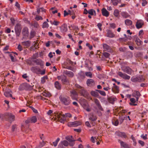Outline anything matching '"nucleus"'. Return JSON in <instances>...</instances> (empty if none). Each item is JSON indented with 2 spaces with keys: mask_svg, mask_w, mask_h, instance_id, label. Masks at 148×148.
I'll use <instances>...</instances> for the list:
<instances>
[{
  "mask_svg": "<svg viewBox=\"0 0 148 148\" xmlns=\"http://www.w3.org/2000/svg\"><path fill=\"white\" fill-rule=\"evenodd\" d=\"M80 103L83 108L86 110L87 111H90V109L88 108V105L86 101L84 99H81Z\"/></svg>",
  "mask_w": 148,
  "mask_h": 148,
  "instance_id": "f257e3e1",
  "label": "nucleus"
},
{
  "mask_svg": "<svg viewBox=\"0 0 148 148\" xmlns=\"http://www.w3.org/2000/svg\"><path fill=\"white\" fill-rule=\"evenodd\" d=\"M59 98L60 101L65 105H68L70 103V100L68 97L60 96Z\"/></svg>",
  "mask_w": 148,
  "mask_h": 148,
  "instance_id": "f03ea898",
  "label": "nucleus"
},
{
  "mask_svg": "<svg viewBox=\"0 0 148 148\" xmlns=\"http://www.w3.org/2000/svg\"><path fill=\"white\" fill-rule=\"evenodd\" d=\"M56 116H57L58 118L60 120V121L61 123H63L66 119L65 115L61 113H58L56 114Z\"/></svg>",
  "mask_w": 148,
  "mask_h": 148,
  "instance_id": "7ed1b4c3",
  "label": "nucleus"
},
{
  "mask_svg": "<svg viewBox=\"0 0 148 148\" xmlns=\"http://www.w3.org/2000/svg\"><path fill=\"white\" fill-rule=\"evenodd\" d=\"M31 87V86L28 84L24 83L20 86L19 89L20 90H28L30 89Z\"/></svg>",
  "mask_w": 148,
  "mask_h": 148,
  "instance_id": "20e7f679",
  "label": "nucleus"
},
{
  "mask_svg": "<svg viewBox=\"0 0 148 148\" xmlns=\"http://www.w3.org/2000/svg\"><path fill=\"white\" fill-rule=\"evenodd\" d=\"M37 121V118L36 116H34L28 119L25 122L26 123H34Z\"/></svg>",
  "mask_w": 148,
  "mask_h": 148,
  "instance_id": "39448f33",
  "label": "nucleus"
},
{
  "mask_svg": "<svg viewBox=\"0 0 148 148\" xmlns=\"http://www.w3.org/2000/svg\"><path fill=\"white\" fill-rule=\"evenodd\" d=\"M21 28L18 24H17L15 27V31L17 36L19 37L21 32Z\"/></svg>",
  "mask_w": 148,
  "mask_h": 148,
  "instance_id": "423d86ee",
  "label": "nucleus"
},
{
  "mask_svg": "<svg viewBox=\"0 0 148 148\" xmlns=\"http://www.w3.org/2000/svg\"><path fill=\"white\" fill-rule=\"evenodd\" d=\"M144 22L142 20H138L136 23V26L137 29L141 28L144 25Z\"/></svg>",
  "mask_w": 148,
  "mask_h": 148,
  "instance_id": "0eeeda50",
  "label": "nucleus"
},
{
  "mask_svg": "<svg viewBox=\"0 0 148 148\" xmlns=\"http://www.w3.org/2000/svg\"><path fill=\"white\" fill-rule=\"evenodd\" d=\"M138 100V99H137L136 98L132 97L130 99V102L129 103V104L131 106H136L137 105Z\"/></svg>",
  "mask_w": 148,
  "mask_h": 148,
  "instance_id": "6e6552de",
  "label": "nucleus"
},
{
  "mask_svg": "<svg viewBox=\"0 0 148 148\" xmlns=\"http://www.w3.org/2000/svg\"><path fill=\"white\" fill-rule=\"evenodd\" d=\"M66 139L69 142V145L71 146H73L75 144L74 141L75 140L72 139V136H67L66 137Z\"/></svg>",
  "mask_w": 148,
  "mask_h": 148,
  "instance_id": "1a4fd4ad",
  "label": "nucleus"
},
{
  "mask_svg": "<svg viewBox=\"0 0 148 148\" xmlns=\"http://www.w3.org/2000/svg\"><path fill=\"white\" fill-rule=\"evenodd\" d=\"M6 115L8 116L9 120L11 122L15 120V116L11 113H7Z\"/></svg>",
  "mask_w": 148,
  "mask_h": 148,
  "instance_id": "9d476101",
  "label": "nucleus"
},
{
  "mask_svg": "<svg viewBox=\"0 0 148 148\" xmlns=\"http://www.w3.org/2000/svg\"><path fill=\"white\" fill-rule=\"evenodd\" d=\"M31 71L33 73L37 74H39L40 72L41 71V69L37 66H33L31 69Z\"/></svg>",
  "mask_w": 148,
  "mask_h": 148,
  "instance_id": "9b49d317",
  "label": "nucleus"
},
{
  "mask_svg": "<svg viewBox=\"0 0 148 148\" xmlns=\"http://www.w3.org/2000/svg\"><path fill=\"white\" fill-rule=\"evenodd\" d=\"M118 75L121 77L125 79H129L130 78V76L125 73H123L121 72H119Z\"/></svg>",
  "mask_w": 148,
  "mask_h": 148,
  "instance_id": "f8f14e48",
  "label": "nucleus"
},
{
  "mask_svg": "<svg viewBox=\"0 0 148 148\" xmlns=\"http://www.w3.org/2000/svg\"><path fill=\"white\" fill-rule=\"evenodd\" d=\"M75 86L76 87L79 89L78 91L81 95H84L85 92V91L84 90V88L79 85L77 84H75Z\"/></svg>",
  "mask_w": 148,
  "mask_h": 148,
  "instance_id": "ddd939ff",
  "label": "nucleus"
},
{
  "mask_svg": "<svg viewBox=\"0 0 148 148\" xmlns=\"http://www.w3.org/2000/svg\"><path fill=\"white\" fill-rule=\"evenodd\" d=\"M140 92L137 91H134L132 93V96L133 97H134L137 99H138L139 98L140 96Z\"/></svg>",
  "mask_w": 148,
  "mask_h": 148,
  "instance_id": "4468645a",
  "label": "nucleus"
},
{
  "mask_svg": "<svg viewBox=\"0 0 148 148\" xmlns=\"http://www.w3.org/2000/svg\"><path fill=\"white\" fill-rule=\"evenodd\" d=\"M60 31L62 32H65L67 30V25L65 24H63L60 27Z\"/></svg>",
  "mask_w": 148,
  "mask_h": 148,
  "instance_id": "2eb2a0df",
  "label": "nucleus"
},
{
  "mask_svg": "<svg viewBox=\"0 0 148 148\" xmlns=\"http://www.w3.org/2000/svg\"><path fill=\"white\" fill-rule=\"evenodd\" d=\"M71 96L73 99L76 100L77 97V92L75 90H73L71 92Z\"/></svg>",
  "mask_w": 148,
  "mask_h": 148,
  "instance_id": "dca6fc26",
  "label": "nucleus"
},
{
  "mask_svg": "<svg viewBox=\"0 0 148 148\" xmlns=\"http://www.w3.org/2000/svg\"><path fill=\"white\" fill-rule=\"evenodd\" d=\"M122 70L125 72L129 74H131L132 73V70L129 67H126L122 69Z\"/></svg>",
  "mask_w": 148,
  "mask_h": 148,
  "instance_id": "f3484780",
  "label": "nucleus"
},
{
  "mask_svg": "<svg viewBox=\"0 0 148 148\" xmlns=\"http://www.w3.org/2000/svg\"><path fill=\"white\" fill-rule=\"evenodd\" d=\"M115 134L116 135L119 137L123 138H126V135L124 132H116Z\"/></svg>",
  "mask_w": 148,
  "mask_h": 148,
  "instance_id": "a211bd4d",
  "label": "nucleus"
},
{
  "mask_svg": "<svg viewBox=\"0 0 148 148\" xmlns=\"http://www.w3.org/2000/svg\"><path fill=\"white\" fill-rule=\"evenodd\" d=\"M101 12L102 15L106 17H108L109 15V12L104 8H103L101 10Z\"/></svg>",
  "mask_w": 148,
  "mask_h": 148,
  "instance_id": "6ab92c4d",
  "label": "nucleus"
},
{
  "mask_svg": "<svg viewBox=\"0 0 148 148\" xmlns=\"http://www.w3.org/2000/svg\"><path fill=\"white\" fill-rule=\"evenodd\" d=\"M94 101L95 103L97 105L98 108L101 110H103V109L101 106L99 100L97 99H94Z\"/></svg>",
  "mask_w": 148,
  "mask_h": 148,
  "instance_id": "aec40b11",
  "label": "nucleus"
},
{
  "mask_svg": "<svg viewBox=\"0 0 148 148\" xmlns=\"http://www.w3.org/2000/svg\"><path fill=\"white\" fill-rule=\"evenodd\" d=\"M31 43V42L29 40H27L22 42V45L26 48L29 47L30 46Z\"/></svg>",
  "mask_w": 148,
  "mask_h": 148,
  "instance_id": "412c9836",
  "label": "nucleus"
},
{
  "mask_svg": "<svg viewBox=\"0 0 148 148\" xmlns=\"http://www.w3.org/2000/svg\"><path fill=\"white\" fill-rule=\"evenodd\" d=\"M113 86L112 88V91L115 93H118L119 92V87L116 86L114 83L113 84Z\"/></svg>",
  "mask_w": 148,
  "mask_h": 148,
  "instance_id": "4be33fe9",
  "label": "nucleus"
},
{
  "mask_svg": "<svg viewBox=\"0 0 148 148\" xmlns=\"http://www.w3.org/2000/svg\"><path fill=\"white\" fill-rule=\"evenodd\" d=\"M64 73L70 77H72L74 76V73L73 72L66 70L64 71Z\"/></svg>",
  "mask_w": 148,
  "mask_h": 148,
  "instance_id": "5701e85b",
  "label": "nucleus"
},
{
  "mask_svg": "<svg viewBox=\"0 0 148 148\" xmlns=\"http://www.w3.org/2000/svg\"><path fill=\"white\" fill-rule=\"evenodd\" d=\"M119 142L120 143L122 147L124 148H129V145L126 143L119 140Z\"/></svg>",
  "mask_w": 148,
  "mask_h": 148,
  "instance_id": "b1692460",
  "label": "nucleus"
},
{
  "mask_svg": "<svg viewBox=\"0 0 148 148\" xmlns=\"http://www.w3.org/2000/svg\"><path fill=\"white\" fill-rule=\"evenodd\" d=\"M86 83L88 86H91L94 85L95 83L93 79H88Z\"/></svg>",
  "mask_w": 148,
  "mask_h": 148,
  "instance_id": "393cba45",
  "label": "nucleus"
},
{
  "mask_svg": "<svg viewBox=\"0 0 148 148\" xmlns=\"http://www.w3.org/2000/svg\"><path fill=\"white\" fill-rule=\"evenodd\" d=\"M135 42L137 45L139 46L141 45L143 43V42L137 37L136 38L135 40Z\"/></svg>",
  "mask_w": 148,
  "mask_h": 148,
  "instance_id": "a878e982",
  "label": "nucleus"
},
{
  "mask_svg": "<svg viewBox=\"0 0 148 148\" xmlns=\"http://www.w3.org/2000/svg\"><path fill=\"white\" fill-rule=\"evenodd\" d=\"M103 49L105 51H109L110 50V47L106 44H103Z\"/></svg>",
  "mask_w": 148,
  "mask_h": 148,
  "instance_id": "bb28decb",
  "label": "nucleus"
},
{
  "mask_svg": "<svg viewBox=\"0 0 148 148\" xmlns=\"http://www.w3.org/2000/svg\"><path fill=\"white\" fill-rule=\"evenodd\" d=\"M97 90L95 91H92L90 92L91 95L95 97H97L99 96V94L98 91H97Z\"/></svg>",
  "mask_w": 148,
  "mask_h": 148,
  "instance_id": "cd10ccee",
  "label": "nucleus"
},
{
  "mask_svg": "<svg viewBox=\"0 0 148 148\" xmlns=\"http://www.w3.org/2000/svg\"><path fill=\"white\" fill-rule=\"evenodd\" d=\"M112 5L114 6H116L118 3L121 2V0H111Z\"/></svg>",
  "mask_w": 148,
  "mask_h": 148,
  "instance_id": "c85d7f7f",
  "label": "nucleus"
},
{
  "mask_svg": "<svg viewBox=\"0 0 148 148\" xmlns=\"http://www.w3.org/2000/svg\"><path fill=\"white\" fill-rule=\"evenodd\" d=\"M22 34L23 35L27 36L28 34V29L27 28H25L23 29Z\"/></svg>",
  "mask_w": 148,
  "mask_h": 148,
  "instance_id": "c756f323",
  "label": "nucleus"
},
{
  "mask_svg": "<svg viewBox=\"0 0 148 148\" xmlns=\"http://www.w3.org/2000/svg\"><path fill=\"white\" fill-rule=\"evenodd\" d=\"M40 12H45V10L43 8H38L37 9V12L38 14H39Z\"/></svg>",
  "mask_w": 148,
  "mask_h": 148,
  "instance_id": "7c9ffc66",
  "label": "nucleus"
},
{
  "mask_svg": "<svg viewBox=\"0 0 148 148\" xmlns=\"http://www.w3.org/2000/svg\"><path fill=\"white\" fill-rule=\"evenodd\" d=\"M121 15L123 18H126L129 16L128 14L126 12H123L121 13Z\"/></svg>",
  "mask_w": 148,
  "mask_h": 148,
  "instance_id": "2f4dec72",
  "label": "nucleus"
},
{
  "mask_svg": "<svg viewBox=\"0 0 148 148\" xmlns=\"http://www.w3.org/2000/svg\"><path fill=\"white\" fill-rule=\"evenodd\" d=\"M55 87L58 89H60L61 88L60 84L57 81L55 82Z\"/></svg>",
  "mask_w": 148,
  "mask_h": 148,
  "instance_id": "473e14b6",
  "label": "nucleus"
},
{
  "mask_svg": "<svg viewBox=\"0 0 148 148\" xmlns=\"http://www.w3.org/2000/svg\"><path fill=\"white\" fill-rule=\"evenodd\" d=\"M73 124H74L73 126L74 127H76L79 125H80L81 124V123L80 121H75L74 122H73Z\"/></svg>",
  "mask_w": 148,
  "mask_h": 148,
  "instance_id": "72a5a7b5",
  "label": "nucleus"
},
{
  "mask_svg": "<svg viewBox=\"0 0 148 148\" xmlns=\"http://www.w3.org/2000/svg\"><path fill=\"white\" fill-rule=\"evenodd\" d=\"M48 79V77L47 76H45L43 77H42L41 80V82L42 84L44 83L45 81L46 80Z\"/></svg>",
  "mask_w": 148,
  "mask_h": 148,
  "instance_id": "f704fd0d",
  "label": "nucleus"
},
{
  "mask_svg": "<svg viewBox=\"0 0 148 148\" xmlns=\"http://www.w3.org/2000/svg\"><path fill=\"white\" fill-rule=\"evenodd\" d=\"M125 24L127 25H130L132 24V22L129 19H126L125 21Z\"/></svg>",
  "mask_w": 148,
  "mask_h": 148,
  "instance_id": "c9c22d12",
  "label": "nucleus"
},
{
  "mask_svg": "<svg viewBox=\"0 0 148 148\" xmlns=\"http://www.w3.org/2000/svg\"><path fill=\"white\" fill-rule=\"evenodd\" d=\"M50 22L51 24L53 25H56V26L58 25L60 23V22L57 21H54L53 22H52V21H50Z\"/></svg>",
  "mask_w": 148,
  "mask_h": 148,
  "instance_id": "e433bc0d",
  "label": "nucleus"
},
{
  "mask_svg": "<svg viewBox=\"0 0 148 148\" xmlns=\"http://www.w3.org/2000/svg\"><path fill=\"white\" fill-rule=\"evenodd\" d=\"M114 36V34L111 32H108L107 34V37L110 38L113 37Z\"/></svg>",
  "mask_w": 148,
  "mask_h": 148,
  "instance_id": "4c0bfd02",
  "label": "nucleus"
},
{
  "mask_svg": "<svg viewBox=\"0 0 148 148\" xmlns=\"http://www.w3.org/2000/svg\"><path fill=\"white\" fill-rule=\"evenodd\" d=\"M49 27V25L47 22H44L42 24V28H48Z\"/></svg>",
  "mask_w": 148,
  "mask_h": 148,
  "instance_id": "58836bf2",
  "label": "nucleus"
},
{
  "mask_svg": "<svg viewBox=\"0 0 148 148\" xmlns=\"http://www.w3.org/2000/svg\"><path fill=\"white\" fill-rule=\"evenodd\" d=\"M131 80L133 82H136L139 80V79L137 77L133 76L131 78Z\"/></svg>",
  "mask_w": 148,
  "mask_h": 148,
  "instance_id": "ea45409f",
  "label": "nucleus"
},
{
  "mask_svg": "<svg viewBox=\"0 0 148 148\" xmlns=\"http://www.w3.org/2000/svg\"><path fill=\"white\" fill-rule=\"evenodd\" d=\"M114 15L116 17H118L119 14V11L117 9H116L114 10Z\"/></svg>",
  "mask_w": 148,
  "mask_h": 148,
  "instance_id": "a19ab883",
  "label": "nucleus"
},
{
  "mask_svg": "<svg viewBox=\"0 0 148 148\" xmlns=\"http://www.w3.org/2000/svg\"><path fill=\"white\" fill-rule=\"evenodd\" d=\"M101 95L103 96H105L106 95L105 92L103 91H101L99 90H96Z\"/></svg>",
  "mask_w": 148,
  "mask_h": 148,
  "instance_id": "79ce46f5",
  "label": "nucleus"
},
{
  "mask_svg": "<svg viewBox=\"0 0 148 148\" xmlns=\"http://www.w3.org/2000/svg\"><path fill=\"white\" fill-rule=\"evenodd\" d=\"M112 123L114 125L117 126L118 125L119 122L117 120H114L112 121Z\"/></svg>",
  "mask_w": 148,
  "mask_h": 148,
  "instance_id": "37998d69",
  "label": "nucleus"
},
{
  "mask_svg": "<svg viewBox=\"0 0 148 148\" xmlns=\"http://www.w3.org/2000/svg\"><path fill=\"white\" fill-rule=\"evenodd\" d=\"M131 137L133 142V145L134 146H135L136 145V139L133 135H132Z\"/></svg>",
  "mask_w": 148,
  "mask_h": 148,
  "instance_id": "c03bdc74",
  "label": "nucleus"
},
{
  "mask_svg": "<svg viewBox=\"0 0 148 148\" xmlns=\"http://www.w3.org/2000/svg\"><path fill=\"white\" fill-rule=\"evenodd\" d=\"M89 119L92 121H94L97 119V117L95 116H92V117H90Z\"/></svg>",
  "mask_w": 148,
  "mask_h": 148,
  "instance_id": "a18cd8bd",
  "label": "nucleus"
},
{
  "mask_svg": "<svg viewBox=\"0 0 148 148\" xmlns=\"http://www.w3.org/2000/svg\"><path fill=\"white\" fill-rule=\"evenodd\" d=\"M62 143L64 146H67L68 145V142L66 140H64L62 142Z\"/></svg>",
  "mask_w": 148,
  "mask_h": 148,
  "instance_id": "49530a36",
  "label": "nucleus"
},
{
  "mask_svg": "<svg viewBox=\"0 0 148 148\" xmlns=\"http://www.w3.org/2000/svg\"><path fill=\"white\" fill-rule=\"evenodd\" d=\"M35 19L37 21H39V20H42L43 19V18L40 16L36 15L35 17Z\"/></svg>",
  "mask_w": 148,
  "mask_h": 148,
  "instance_id": "de8ad7c7",
  "label": "nucleus"
},
{
  "mask_svg": "<svg viewBox=\"0 0 148 148\" xmlns=\"http://www.w3.org/2000/svg\"><path fill=\"white\" fill-rule=\"evenodd\" d=\"M61 81L63 83H65L67 82V80L66 79V77L63 76H62Z\"/></svg>",
  "mask_w": 148,
  "mask_h": 148,
  "instance_id": "09e8293b",
  "label": "nucleus"
},
{
  "mask_svg": "<svg viewBox=\"0 0 148 148\" xmlns=\"http://www.w3.org/2000/svg\"><path fill=\"white\" fill-rule=\"evenodd\" d=\"M85 75L86 76L90 77H92V73L90 72H86L85 73Z\"/></svg>",
  "mask_w": 148,
  "mask_h": 148,
  "instance_id": "8fccbe9b",
  "label": "nucleus"
},
{
  "mask_svg": "<svg viewBox=\"0 0 148 148\" xmlns=\"http://www.w3.org/2000/svg\"><path fill=\"white\" fill-rule=\"evenodd\" d=\"M17 126L16 125H14L12 126V132H14L17 129Z\"/></svg>",
  "mask_w": 148,
  "mask_h": 148,
  "instance_id": "3c124183",
  "label": "nucleus"
},
{
  "mask_svg": "<svg viewBox=\"0 0 148 148\" xmlns=\"http://www.w3.org/2000/svg\"><path fill=\"white\" fill-rule=\"evenodd\" d=\"M140 137L143 139L146 140L147 139V134L145 135L142 134L141 135Z\"/></svg>",
  "mask_w": 148,
  "mask_h": 148,
  "instance_id": "603ef678",
  "label": "nucleus"
},
{
  "mask_svg": "<svg viewBox=\"0 0 148 148\" xmlns=\"http://www.w3.org/2000/svg\"><path fill=\"white\" fill-rule=\"evenodd\" d=\"M143 2L142 3V6H145L147 3L146 0H142Z\"/></svg>",
  "mask_w": 148,
  "mask_h": 148,
  "instance_id": "864d4df0",
  "label": "nucleus"
},
{
  "mask_svg": "<svg viewBox=\"0 0 148 148\" xmlns=\"http://www.w3.org/2000/svg\"><path fill=\"white\" fill-rule=\"evenodd\" d=\"M10 57L11 61L13 62H14L16 61V59H15L11 54L10 55Z\"/></svg>",
  "mask_w": 148,
  "mask_h": 148,
  "instance_id": "5fc2aeb1",
  "label": "nucleus"
},
{
  "mask_svg": "<svg viewBox=\"0 0 148 148\" xmlns=\"http://www.w3.org/2000/svg\"><path fill=\"white\" fill-rule=\"evenodd\" d=\"M35 62L37 64L41 65L42 61L40 60H36Z\"/></svg>",
  "mask_w": 148,
  "mask_h": 148,
  "instance_id": "6e6d98bb",
  "label": "nucleus"
},
{
  "mask_svg": "<svg viewBox=\"0 0 148 148\" xmlns=\"http://www.w3.org/2000/svg\"><path fill=\"white\" fill-rule=\"evenodd\" d=\"M73 122H69L68 123V125L69 127H74L73 125L74 124H73Z\"/></svg>",
  "mask_w": 148,
  "mask_h": 148,
  "instance_id": "4d7b16f0",
  "label": "nucleus"
},
{
  "mask_svg": "<svg viewBox=\"0 0 148 148\" xmlns=\"http://www.w3.org/2000/svg\"><path fill=\"white\" fill-rule=\"evenodd\" d=\"M138 143L139 144L141 145L142 146H144L145 145L144 142L140 140H139L138 141Z\"/></svg>",
  "mask_w": 148,
  "mask_h": 148,
  "instance_id": "13d9d810",
  "label": "nucleus"
},
{
  "mask_svg": "<svg viewBox=\"0 0 148 148\" xmlns=\"http://www.w3.org/2000/svg\"><path fill=\"white\" fill-rule=\"evenodd\" d=\"M40 138V139L42 140H45V138L43 134H40L39 135Z\"/></svg>",
  "mask_w": 148,
  "mask_h": 148,
  "instance_id": "bf43d9fd",
  "label": "nucleus"
},
{
  "mask_svg": "<svg viewBox=\"0 0 148 148\" xmlns=\"http://www.w3.org/2000/svg\"><path fill=\"white\" fill-rule=\"evenodd\" d=\"M45 144V140H42V142L40 143V146L41 147L43 146Z\"/></svg>",
  "mask_w": 148,
  "mask_h": 148,
  "instance_id": "052dcab7",
  "label": "nucleus"
},
{
  "mask_svg": "<svg viewBox=\"0 0 148 148\" xmlns=\"http://www.w3.org/2000/svg\"><path fill=\"white\" fill-rule=\"evenodd\" d=\"M103 55L105 56L106 58H108L109 56V54L107 52H104L103 53Z\"/></svg>",
  "mask_w": 148,
  "mask_h": 148,
  "instance_id": "680f3d73",
  "label": "nucleus"
},
{
  "mask_svg": "<svg viewBox=\"0 0 148 148\" xmlns=\"http://www.w3.org/2000/svg\"><path fill=\"white\" fill-rule=\"evenodd\" d=\"M95 139H96L95 137L94 138L93 136H92L91 137L90 140L93 143H95Z\"/></svg>",
  "mask_w": 148,
  "mask_h": 148,
  "instance_id": "e2e57ef3",
  "label": "nucleus"
},
{
  "mask_svg": "<svg viewBox=\"0 0 148 148\" xmlns=\"http://www.w3.org/2000/svg\"><path fill=\"white\" fill-rule=\"evenodd\" d=\"M85 125L87 127H91V126L88 121H86L85 122Z\"/></svg>",
  "mask_w": 148,
  "mask_h": 148,
  "instance_id": "0e129e2a",
  "label": "nucleus"
},
{
  "mask_svg": "<svg viewBox=\"0 0 148 148\" xmlns=\"http://www.w3.org/2000/svg\"><path fill=\"white\" fill-rule=\"evenodd\" d=\"M30 108H31L33 111L35 113H37L38 112V111L37 110L35 109L32 106H31Z\"/></svg>",
  "mask_w": 148,
  "mask_h": 148,
  "instance_id": "69168bd1",
  "label": "nucleus"
},
{
  "mask_svg": "<svg viewBox=\"0 0 148 148\" xmlns=\"http://www.w3.org/2000/svg\"><path fill=\"white\" fill-rule=\"evenodd\" d=\"M97 26L99 28V29H100V31H101V26H102V24H101V23H98L97 25Z\"/></svg>",
  "mask_w": 148,
  "mask_h": 148,
  "instance_id": "338daca9",
  "label": "nucleus"
},
{
  "mask_svg": "<svg viewBox=\"0 0 148 148\" xmlns=\"http://www.w3.org/2000/svg\"><path fill=\"white\" fill-rule=\"evenodd\" d=\"M110 26L111 28L114 29L116 27V25L114 23H111L110 24Z\"/></svg>",
  "mask_w": 148,
  "mask_h": 148,
  "instance_id": "774afa93",
  "label": "nucleus"
}]
</instances>
